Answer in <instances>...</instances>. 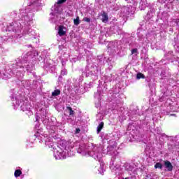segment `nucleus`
<instances>
[{
	"instance_id": "nucleus-1",
	"label": "nucleus",
	"mask_w": 179,
	"mask_h": 179,
	"mask_svg": "<svg viewBox=\"0 0 179 179\" xmlns=\"http://www.w3.org/2000/svg\"><path fill=\"white\" fill-rule=\"evenodd\" d=\"M34 5L27 7L25 9L20 10L18 18L10 23L6 27H3V31H10L11 34L7 36L0 37V54L5 51L4 43H16L17 38H20L23 36H29L30 38L37 40V35L34 29H30L33 24V12L36 9H32Z\"/></svg>"
},
{
	"instance_id": "nucleus-2",
	"label": "nucleus",
	"mask_w": 179,
	"mask_h": 179,
	"mask_svg": "<svg viewBox=\"0 0 179 179\" xmlns=\"http://www.w3.org/2000/svg\"><path fill=\"white\" fill-rule=\"evenodd\" d=\"M108 155L111 156V160L110 162V169L112 173H114L115 176H121L122 174V169L120 165H115V160H120V152L117 150L116 143L113 145H109L107 147V150H104V146L103 145H94L91 151L87 148V156H90L93 157L95 160L100 162V167L98 169L99 174L103 176L106 169L104 168V162L102 159Z\"/></svg>"
},
{
	"instance_id": "nucleus-3",
	"label": "nucleus",
	"mask_w": 179,
	"mask_h": 179,
	"mask_svg": "<svg viewBox=\"0 0 179 179\" xmlns=\"http://www.w3.org/2000/svg\"><path fill=\"white\" fill-rule=\"evenodd\" d=\"M31 72L34 71V64H31L30 62H27V59H17L15 64H10L9 66L2 71L0 70V79H4L5 80L10 79L12 76L16 78L17 80L21 82V85L24 87H29L30 86V82L23 80L24 76V72Z\"/></svg>"
},
{
	"instance_id": "nucleus-4",
	"label": "nucleus",
	"mask_w": 179,
	"mask_h": 179,
	"mask_svg": "<svg viewBox=\"0 0 179 179\" xmlns=\"http://www.w3.org/2000/svg\"><path fill=\"white\" fill-rule=\"evenodd\" d=\"M53 156L56 160H62L75 155V149L82 156H87V148L85 143L73 141H60L53 147Z\"/></svg>"
},
{
	"instance_id": "nucleus-5",
	"label": "nucleus",
	"mask_w": 179,
	"mask_h": 179,
	"mask_svg": "<svg viewBox=\"0 0 179 179\" xmlns=\"http://www.w3.org/2000/svg\"><path fill=\"white\" fill-rule=\"evenodd\" d=\"M106 61V57L104 56H98L97 64L93 63L87 60V65L85 66V71H83V76L85 78H91L92 80H97L99 79V75L101 72V66L104 65Z\"/></svg>"
},
{
	"instance_id": "nucleus-6",
	"label": "nucleus",
	"mask_w": 179,
	"mask_h": 179,
	"mask_svg": "<svg viewBox=\"0 0 179 179\" xmlns=\"http://www.w3.org/2000/svg\"><path fill=\"white\" fill-rule=\"evenodd\" d=\"M10 99L12 103L14 106V108L16 109L20 106L22 111L25 112L27 115H33V111H31L33 106H31L29 101L22 100L23 97L22 96V94H20L19 92L17 94L13 93L10 95Z\"/></svg>"
},
{
	"instance_id": "nucleus-7",
	"label": "nucleus",
	"mask_w": 179,
	"mask_h": 179,
	"mask_svg": "<svg viewBox=\"0 0 179 179\" xmlns=\"http://www.w3.org/2000/svg\"><path fill=\"white\" fill-rule=\"evenodd\" d=\"M41 121H42L43 125L49 131L50 134H55V126H54V122L50 120V117L47 115V113H43L41 115Z\"/></svg>"
},
{
	"instance_id": "nucleus-8",
	"label": "nucleus",
	"mask_w": 179,
	"mask_h": 179,
	"mask_svg": "<svg viewBox=\"0 0 179 179\" xmlns=\"http://www.w3.org/2000/svg\"><path fill=\"white\" fill-rule=\"evenodd\" d=\"M137 36L138 38V41H140V44H145V43H150L151 38L150 34L146 32L145 29H138Z\"/></svg>"
},
{
	"instance_id": "nucleus-9",
	"label": "nucleus",
	"mask_w": 179,
	"mask_h": 179,
	"mask_svg": "<svg viewBox=\"0 0 179 179\" xmlns=\"http://www.w3.org/2000/svg\"><path fill=\"white\" fill-rule=\"evenodd\" d=\"M52 10H54L55 13H50V19L53 23H57L59 13H61V6L58 3L55 4L54 7H52Z\"/></svg>"
},
{
	"instance_id": "nucleus-10",
	"label": "nucleus",
	"mask_w": 179,
	"mask_h": 179,
	"mask_svg": "<svg viewBox=\"0 0 179 179\" xmlns=\"http://www.w3.org/2000/svg\"><path fill=\"white\" fill-rule=\"evenodd\" d=\"M112 97H113L112 99L113 101H115L113 110H119L118 107L121 108L120 106H122V100L120 99V95L118 94H115L112 95Z\"/></svg>"
},
{
	"instance_id": "nucleus-11",
	"label": "nucleus",
	"mask_w": 179,
	"mask_h": 179,
	"mask_svg": "<svg viewBox=\"0 0 179 179\" xmlns=\"http://www.w3.org/2000/svg\"><path fill=\"white\" fill-rule=\"evenodd\" d=\"M108 48L113 50L115 52H118V51H120L122 48L120 41L110 42L108 45Z\"/></svg>"
},
{
	"instance_id": "nucleus-12",
	"label": "nucleus",
	"mask_w": 179,
	"mask_h": 179,
	"mask_svg": "<svg viewBox=\"0 0 179 179\" xmlns=\"http://www.w3.org/2000/svg\"><path fill=\"white\" fill-rule=\"evenodd\" d=\"M124 170L126 171H128V173H135L138 168L136 167V165L134 163H125L124 164Z\"/></svg>"
},
{
	"instance_id": "nucleus-13",
	"label": "nucleus",
	"mask_w": 179,
	"mask_h": 179,
	"mask_svg": "<svg viewBox=\"0 0 179 179\" xmlns=\"http://www.w3.org/2000/svg\"><path fill=\"white\" fill-rule=\"evenodd\" d=\"M178 111H179L178 105L176 103H173L172 104H170L167 107L166 114L169 115L170 114V113H178Z\"/></svg>"
},
{
	"instance_id": "nucleus-14",
	"label": "nucleus",
	"mask_w": 179,
	"mask_h": 179,
	"mask_svg": "<svg viewBox=\"0 0 179 179\" xmlns=\"http://www.w3.org/2000/svg\"><path fill=\"white\" fill-rule=\"evenodd\" d=\"M155 8H150L148 10L145 16V20H147V22H145V26H147V24H150V20H152V18L153 17V16H155Z\"/></svg>"
},
{
	"instance_id": "nucleus-15",
	"label": "nucleus",
	"mask_w": 179,
	"mask_h": 179,
	"mask_svg": "<svg viewBox=\"0 0 179 179\" xmlns=\"http://www.w3.org/2000/svg\"><path fill=\"white\" fill-rule=\"evenodd\" d=\"M131 13V8L128 6H124L120 10V16L122 17H128Z\"/></svg>"
},
{
	"instance_id": "nucleus-16",
	"label": "nucleus",
	"mask_w": 179,
	"mask_h": 179,
	"mask_svg": "<svg viewBox=\"0 0 179 179\" xmlns=\"http://www.w3.org/2000/svg\"><path fill=\"white\" fill-rule=\"evenodd\" d=\"M176 143H175L174 145L169 144L168 145V149L171 152H173L174 150H177L178 149H179V136H176Z\"/></svg>"
},
{
	"instance_id": "nucleus-17",
	"label": "nucleus",
	"mask_w": 179,
	"mask_h": 179,
	"mask_svg": "<svg viewBox=\"0 0 179 179\" xmlns=\"http://www.w3.org/2000/svg\"><path fill=\"white\" fill-rule=\"evenodd\" d=\"M164 163V167L165 171H173V169H174V166H173V164L170 162V161H163Z\"/></svg>"
},
{
	"instance_id": "nucleus-18",
	"label": "nucleus",
	"mask_w": 179,
	"mask_h": 179,
	"mask_svg": "<svg viewBox=\"0 0 179 179\" xmlns=\"http://www.w3.org/2000/svg\"><path fill=\"white\" fill-rule=\"evenodd\" d=\"M44 62H45L44 68L45 69H46V71H50V69H55V67L52 66V59L45 60V59H44Z\"/></svg>"
},
{
	"instance_id": "nucleus-19",
	"label": "nucleus",
	"mask_w": 179,
	"mask_h": 179,
	"mask_svg": "<svg viewBox=\"0 0 179 179\" xmlns=\"http://www.w3.org/2000/svg\"><path fill=\"white\" fill-rule=\"evenodd\" d=\"M35 128L36 129V133L34 134L35 138H38V139H40V138H41V135H43L41 134V132H43V129L40 128V124H35Z\"/></svg>"
},
{
	"instance_id": "nucleus-20",
	"label": "nucleus",
	"mask_w": 179,
	"mask_h": 179,
	"mask_svg": "<svg viewBox=\"0 0 179 179\" xmlns=\"http://www.w3.org/2000/svg\"><path fill=\"white\" fill-rule=\"evenodd\" d=\"M45 144L46 145V146H48V148H52L53 149L54 148H57V144L56 145L54 144V142H52V138L51 137L45 139Z\"/></svg>"
},
{
	"instance_id": "nucleus-21",
	"label": "nucleus",
	"mask_w": 179,
	"mask_h": 179,
	"mask_svg": "<svg viewBox=\"0 0 179 179\" xmlns=\"http://www.w3.org/2000/svg\"><path fill=\"white\" fill-rule=\"evenodd\" d=\"M169 96H170V91H169V90H164L162 92V96L159 98V101H164L166 100V97H169Z\"/></svg>"
},
{
	"instance_id": "nucleus-22",
	"label": "nucleus",
	"mask_w": 179,
	"mask_h": 179,
	"mask_svg": "<svg viewBox=\"0 0 179 179\" xmlns=\"http://www.w3.org/2000/svg\"><path fill=\"white\" fill-rule=\"evenodd\" d=\"M109 31H110L112 34H121V31L117 25L111 27L109 29Z\"/></svg>"
},
{
	"instance_id": "nucleus-23",
	"label": "nucleus",
	"mask_w": 179,
	"mask_h": 179,
	"mask_svg": "<svg viewBox=\"0 0 179 179\" xmlns=\"http://www.w3.org/2000/svg\"><path fill=\"white\" fill-rule=\"evenodd\" d=\"M150 132L152 134H154L155 136H157V135H160L162 134V129L160 127H155V128H151L150 129Z\"/></svg>"
},
{
	"instance_id": "nucleus-24",
	"label": "nucleus",
	"mask_w": 179,
	"mask_h": 179,
	"mask_svg": "<svg viewBox=\"0 0 179 179\" xmlns=\"http://www.w3.org/2000/svg\"><path fill=\"white\" fill-rule=\"evenodd\" d=\"M66 113H68L69 117H75V111L70 106L66 107Z\"/></svg>"
},
{
	"instance_id": "nucleus-25",
	"label": "nucleus",
	"mask_w": 179,
	"mask_h": 179,
	"mask_svg": "<svg viewBox=\"0 0 179 179\" xmlns=\"http://www.w3.org/2000/svg\"><path fill=\"white\" fill-rule=\"evenodd\" d=\"M76 87H78L80 82H83V76H80L78 79H73Z\"/></svg>"
},
{
	"instance_id": "nucleus-26",
	"label": "nucleus",
	"mask_w": 179,
	"mask_h": 179,
	"mask_svg": "<svg viewBox=\"0 0 179 179\" xmlns=\"http://www.w3.org/2000/svg\"><path fill=\"white\" fill-rule=\"evenodd\" d=\"M101 20L102 22H103V23H107V22H108V15H107V13H103L101 15Z\"/></svg>"
},
{
	"instance_id": "nucleus-27",
	"label": "nucleus",
	"mask_w": 179,
	"mask_h": 179,
	"mask_svg": "<svg viewBox=\"0 0 179 179\" xmlns=\"http://www.w3.org/2000/svg\"><path fill=\"white\" fill-rule=\"evenodd\" d=\"M65 33H66L65 31H64V27L62 26L59 27V31H58L59 36H65Z\"/></svg>"
},
{
	"instance_id": "nucleus-28",
	"label": "nucleus",
	"mask_w": 179,
	"mask_h": 179,
	"mask_svg": "<svg viewBox=\"0 0 179 179\" xmlns=\"http://www.w3.org/2000/svg\"><path fill=\"white\" fill-rule=\"evenodd\" d=\"M104 127V122H101L97 127L96 132L97 134H100L101 131L103 129Z\"/></svg>"
},
{
	"instance_id": "nucleus-29",
	"label": "nucleus",
	"mask_w": 179,
	"mask_h": 179,
	"mask_svg": "<svg viewBox=\"0 0 179 179\" xmlns=\"http://www.w3.org/2000/svg\"><path fill=\"white\" fill-rule=\"evenodd\" d=\"M106 65L108 66V70L111 71L113 69V62H111L110 59H106Z\"/></svg>"
},
{
	"instance_id": "nucleus-30",
	"label": "nucleus",
	"mask_w": 179,
	"mask_h": 179,
	"mask_svg": "<svg viewBox=\"0 0 179 179\" xmlns=\"http://www.w3.org/2000/svg\"><path fill=\"white\" fill-rule=\"evenodd\" d=\"M155 169H159V170H163L164 165L160 162H157L155 166Z\"/></svg>"
},
{
	"instance_id": "nucleus-31",
	"label": "nucleus",
	"mask_w": 179,
	"mask_h": 179,
	"mask_svg": "<svg viewBox=\"0 0 179 179\" xmlns=\"http://www.w3.org/2000/svg\"><path fill=\"white\" fill-rule=\"evenodd\" d=\"M59 94H61V90H55L52 92V97H56V96H59Z\"/></svg>"
},
{
	"instance_id": "nucleus-32",
	"label": "nucleus",
	"mask_w": 179,
	"mask_h": 179,
	"mask_svg": "<svg viewBox=\"0 0 179 179\" xmlns=\"http://www.w3.org/2000/svg\"><path fill=\"white\" fill-rule=\"evenodd\" d=\"M73 23L75 26H79V24H80V20L79 19V16H77L76 18L73 20Z\"/></svg>"
},
{
	"instance_id": "nucleus-33",
	"label": "nucleus",
	"mask_w": 179,
	"mask_h": 179,
	"mask_svg": "<svg viewBox=\"0 0 179 179\" xmlns=\"http://www.w3.org/2000/svg\"><path fill=\"white\" fill-rule=\"evenodd\" d=\"M54 127H55V132H56L57 128H59V129H61L62 128V123L61 122H57L56 124L54 123Z\"/></svg>"
},
{
	"instance_id": "nucleus-34",
	"label": "nucleus",
	"mask_w": 179,
	"mask_h": 179,
	"mask_svg": "<svg viewBox=\"0 0 179 179\" xmlns=\"http://www.w3.org/2000/svg\"><path fill=\"white\" fill-rule=\"evenodd\" d=\"M21 174H22V171L19 169H17L15 171L14 176L16 178H17V177H20Z\"/></svg>"
},
{
	"instance_id": "nucleus-35",
	"label": "nucleus",
	"mask_w": 179,
	"mask_h": 179,
	"mask_svg": "<svg viewBox=\"0 0 179 179\" xmlns=\"http://www.w3.org/2000/svg\"><path fill=\"white\" fill-rule=\"evenodd\" d=\"M139 54V52L138 51L137 48H134L131 50V55H134V57H136Z\"/></svg>"
},
{
	"instance_id": "nucleus-36",
	"label": "nucleus",
	"mask_w": 179,
	"mask_h": 179,
	"mask_svg": "<svg viewBox=\"0 0 179 179\" xmlns=\"http://www.w3.org/2000/svg\"><path fill=\"white\" fill-rule=\"evenodd\" d=\"M136 79H145V75L142 74L141 73H138L136 75Z\"/></svg>"
},
{
	"instance_id": "nucleus-37",
	"label": "nucleus",
	"mask_w": 179,
	"mask_h": 179,
	"mask_svg": "<svg viewBox=\"0 0 179 179\" xmlns=\"http://www.w3.org/2000/svg\"><path fill=\"white\" fill-rule=\"evenodd\" d=\"M66 73H68V71H66V69L62 67V71H61L62 76H64V75H66Z\"/></svg>"
},
{
	"instance_id": "nucleus-38",
	"label": "nucleus",
	"mask_w": 179,
	"mask_h": 179,
	"mask_svg": "<svg viewBox=\"0 0 179 179\" xmlns=\"http://www.w3.org/2000/svg\"><path fill=\"white\" fill-rule=\"evenodd\" d=\"M112 81H113V78L110 76L105 77V80H104L105 83H107L108 82H112Z\"/></svg>"
},
{
	"instance_id": "nucleus-39",
	"label": "nucleus",
	"mask_w": 179,
	"mask_h": 179,
	"mask_svg": "<svg viewBox=\"0 0 179 179\" xmlns=\"http://www.w3.org/2000/svg\"><path fill=\"white\" fill-rule=\"evenodd\" d=\"M159 2H161V3H171L170 0H159Z\"/></svg>"
},
{
	"instance_id": "nucleus-40",
	"label": "nucleus",
	"mask_w": 179,
	"mask_h": 179,
	"mask_svg": "<svg viewBox=\"0 0 179 179\" xmlns=\"http://www.w3.org/2000/svg\"><path fill=\"white\" fill-rule=\"evenodd\" d=\"M83 22H87V23H90V18L84 17V18L83 19Z\"/></svg>"
},
{
	"instance_id": "nucleus-41",
	"label": "nucleus",
	"mask_w": 179,
	"mask_h": 179,
	"mask_svg": "<svg viewBox=\"0 0 179 179\" xmlns=\"http://www.w3.org/2000/svg\"><path fill=\"white\" fill-rule=\"evenodd\" d=\"M146 179H155V178H153L151 174H148L146 176Z\"/></svg>"
},
{
	"instance_id": "nucleus-42",
	"label": "nucleus",
	"mask_w": 179,
	"mask_h": 179,
	"mask_svg": "<svg viewBox=\"0 0 179 179\" xmlns=\"http://www.w3.org/2000/svg\"><path fill=\"white\" fill-rule=\"evenodd\" d=\"M64 2H66V0H59L57 4L61 5V3H64Z\"/></svg>"
},
{
	"instance_id": "nucleus-43",
	"label": "nucleus",
	"mask_w": 179,
	"mask_h": 179,
	"mask_svg": "<svg viewBox=\"0 0 179 179\" xmlns=\"http://www.w3.org/2000/svg\"><path fill=\"white\" fill-rule=\"evenodd\" d=\"M99 120H103V116L101 114H98L96 115V120H99Z\"/></svg>"
},
{
	"instance_id": "nucleus-44",
	"label": "nucleus",
	"mask_w": 179,
	"mask_h": 179,
	"mask_svg": "<svg viewBox=\"0 0 179 179\" xmlns=\"http://www.w3.org/2000/svg\"><path fill=\"white\" fill-rule=\"evenodd\" d=\"M101 93L99 92V91L94 93V97H98L99 96H101Z\"/></svg>"
},
{
	"instance_id": "nucleus-45",
	"label": "nucleus",
	"mask_w": 179,
	"mask_h": 179,
	"mask_svg": "<svg viewBox=\"0 0 179 179\" xmlns=\"http://www.w3.org/2000/svg\"><path fill=\"white\" fill-rule=\"evenodd\" d=\"M27 148H31V146H33V142L28 143L27 144Z\"/></svg>"
},
{
	"instance_id": "nucleus-46",
	"label": "nucleus",
	"mask_w": 179,
	"mask_h": 179,
	"mask_svg": "<svg viewBox=\"0 0 179 179\" xmlns=\"http://www.w3.org/2000/svg\"><path fill=\"white\" fill-rule=\"evenodd\" d=\"M76 61H78V58H76V57H74L71 59V62H76Z\"/></svg>"
},
{
	"instance_id": "nucleus-47",
	"label": "nucleus",
	"mask_w": 179,
	"mask_h": 179,
	"mask_svg": "<svg viewBox=\"0 0 179 179\" xmlns=\"http://www.w3.org/2000/svg\"><path fill=\"white\" fill-rule=\"evenodd\" d=\"M131 128H132V124H129L127 127V130L131 131Z\"/></svg>"
},
{
	"instance_id": "nucleus-48",
	"label": "nucleus",
	"mask_w": 179,
	"mask_h": 179,
	"mask_svg": "<svg viewBox=\"0 0 179 179\" xmlns=\"http://www.w3.org/2000/svg\"><path fill=\"white\" fill-rule=\"evenodd\" d=\"M174 23H176V24H178L179 23V19H175L173 20Z\"/></svg>"
},
{
	"instance_id": "nucleus-49",
	"label": "nucleus",
	"mask_w": 179,
	"mask_h": 179,
	"mask_svg": "<svg viewBox=\"0 0 179 179\" xmlns=\"http://www.w3.org/2000/svg\"><path fill=\"white\" fill-rule=\"evenodd\" d=\"M79 132H80V129L77 128V129H76V134H79Z\"/></svg>"
},
{
	"instance_id": "nucleus-50",
	"label": "nucleus",
	"mask_w": 179,
	"mask_h": 179,
	"mask_svg": "<svg viewBox=\"0 0 179 179\" xmlns=\"http://www.w3.org/2000/svg\"><path fill=\"white\" fill-rule=\"evenodd\" d=\"M120 8H118V6H117V5L115 6V8H113V10H118Z\"/></svg>"
},
{
	"instance_id": "nucleus-51",
	"label": "nucleus",
	"mask_w": 179,
	"mask_h": 179,
	"mask_svg": "<svg viewBox=\"0 0 179 179\" xmlns=\"http://www.w3.org/2000/svg\"><path fill=\"white\" fill-rule=\"evenodd\" d=\"M170 115H171V117H177V114H176V113H171L170 114Z\"/></svg>"
},
{
	"instance_id": "nucleus-52",
	"label": "nucleus",
	"mask_w": 179,
	"mask_h": 179,
	"mask_svg": "<svg viewBox=\"0 0 179 179\" xmlns=\"http://www.w3.org/2000/svg\"><path fill=\"white\" fill-rule=\"evenodd\" d=\"M93 86V83H90L88 85V87H92Z\"/></svg>"
},
{
	"instance_id": "nucleus-53",
	"label": "nucleus",
	"mask_w": 179,
	"mask_h": 179,
	"mask_svg": "<svg viewBox=\"0 0 179 179\" xmlns=\"http://www.w3.org/2000/svg\"><path fill=\"white\" fill-rule=\"evenodd\" d=\"M122 179H132V177L129 176V177H127V178H122Z\"/></svg>"
},
{
	"instance_id": "nucleus-54",
	"label": "nucleus",
	"mask_w": 179,
	"mask_h": 179,
	"mask_svg": "<svg viewBox=\"0 0 179 179\" xmlns=\"http://www.w3.org/2000/svg\"><path fill=\"white\" fill-rule=\"evenodd\" d=\"M168 55H173V51H169L168 52Z\"/></svg>"
},
{
	"instance_id": "nucleus-55",
	"label": "nucleus",
	"mask_w": 179,
	"mask_h": 179,
	"mask_svg": "<svg viewBox=\"0 0 179 179\" xmlns=\"http://www.w3.org/2000/svg\"><path fill=\"white\" fill-rule=\"evenodd\" d=\"M2 26H3V24L1 23L0 24V29L2 28Z\"/></svg>"
},
{
	"instance_id": "nucleus-56",
	"label": "nucleus",
	"mask_w": 179,
	"mask_h": 179,
	"mask_svg": "<svg viewBox=\"0 0 179 179\" xmlns=\"http://www.w3.org/2000/svg\"><path fill=\"white\" fill-rule=\"evenodd\" d=\"M62 66H64V65H65V62H62Z\"/></svg>"
},
{
	"instance_id": "nucleus-57",
	"label": "nucleus",
	"mask_w": 179,
	"mask_h": 179,
	"mask_svg": "<svg viewBox=\"0 0 179 179\" xmlns=\"http://www.w3.org/2000/svg\"><path fill=\"white\" fill-rule=\"evenodd\" d=\"M110 36V34H106V36L107 37V36Z\"/></svg>"
},
{
	"instance_id": "nucleus-58",
	"label": "nucleus",
	"mask_w": 179,
	"mask_h": 179,
	"mask_svg": "<svg viewBox=\"0 0 179 179\" xmlns=\"http://www.w3.org/2000/svg\"><path fill=\"white\" fill-rule=\"evenodd\" d=\"M36 121H38V117H36Z\"/></svg>"
},
{
	"instance_id": "nucleus-59",
	"label": "nucleus",
	"mask_w": 179,
	"mask_h": 179,
	"mask_svg": "<svg viewBox=\"0 0 179 179\" xmlns=\"http://www.w3.org/2000/svg\"><path fill=\"white\" fill-rule=\"evenodd\" d=\"M130 120H131L132 121H134V117L130 118Z\"/></svg>"
},
{
	"instance_id": "nucleus-60",
	"label": "nucleus",
	"mask_w": 179,
	"mask_h": 179,
	"mask_svg": "<svg viewBox=\"0 0 179 179\" xmlns=\"http://www.w3.org/2000/svg\"><path fill=\"white\" fill-rule=\"evenodd\" d=\"M29 47H31V45H29Z\"/></svg>"
},
{
	"instance_id": "nucleus-61",
	"label": "nucleus",
	"mask_w": 179,
	"mask_h": 179,
	"mask_svg": "<svg viewBox=\"0 0 179 179\" xmlns=\"http://www.w3.org/2000/svg\"><path fill=\"white\" fill-rule=\"evenodd\" d=\"M36 55H38V52H36Z\"/></svg>"
},
{
	"instance_id": "nucleus-62",
	"label": "nucleus",
	"mask_w": 179,
	"mask_h": 179,
	"mask_svg": "<svg viewBox=\"0 0 179 179\" xmlns=\"http://www.w3.org/2000/svg\"><path fill=\"white\" fill-rule=\"evenodd\" d=\"M36 43H38V42L36 41Z\"/></svg>"
}]
</instances>
